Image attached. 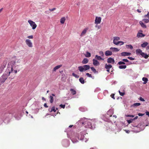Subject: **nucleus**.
<instances>
[{"label": "nucleus", "instance_id": "f257e3e1", "mask_svg": "<svg viewBox=\"0 0 149 149\" xmlns=\"http://www.w3.org/2000/svg\"><path fill=\"white\" fill-rule=\"evenodd\" d=\"M17 60L15 56H14L12 58L11 61L8 64V65L9 66L8 67V72H5L0 78V81L1 83H4L7 79L8 73V75H10L11 73H16L17 71H19L17 67L18 65L16 64V61Z\"/></svg>", "mask_w": 149, "mask_h": 149}, {"label": "nucleus", "instance_id": "f03ea898", "mask_svg": "<svg viewBox=\"0 0 149 149\" xmlns=\"http://www.w3.org/2000/svg\"><path fill=\"white\" fill-rule=\"evenodd\" d=\"M90 68V66L88 65H85L83 66H79L78 67L79 70L81 72H83L88 70Z\"/></svg>", "mask_w": 149, "mask_h": 149}, {"label": "nucleus", "instance_id": "7ed1b4c3", "mask_svg": "<svg viewBox=\"0 0 149 149\" xmlns=\"http://www.w3.org/2000/svg\"><path fill=\"white\" fill-rule=\"evenodd\" d=\"M28 22L30 26L32 27L33 29H34L36 28L37 26L34 22L31 20H29L28 21Z\"/></svg>", "mask_w": 149, "mask_h": 149}, {"label": "nucleus", "instance_id": "20e7f679", "mask_svg": "<svg viewBox=\"0 0 149 149\" xmlns=\"http://www.w3.org/2000/svg\"><path fill=\"white\" fill-rule=\"evenodd\" d=\"M25 43L26 45L30 47H33V44L31 40L29 39H27L26 40Z\"/></svg>", "mask_w": 149, "mask_h": 149}, {"label": "nucleus", "instance_id": "39448f33", "mask_svg": "<svg viewBox=\"0 0 149 149\" xmlns=\"http://www.w3.org/2000/svg\"><path fill=\"white\" fill-rule=\"evenodd\" d=\"M113 38V43L116 45H118V41L120 40V38L118 37H115Z\"/></svg>", "mask_w": 149, "mask_h": 149}, {"label": "nucleus", "instance_id": "423d86ee", "mask_svg": "<svg viewBox=\"0 0 149 149\" xmlns=\"http://www.w3.org/2000/svg\"><path fill=\"white\" fill-rule=\"evenodd\" d=\"M101 20V18L100 17H96L95 20V23L98 24L100 23Z\"/></svg>", "mask_w": 149, "mask_h": 149}, {"label": "nucleus", "instance_id": "0eeeda50", "mask_svg": "<svg viewBox=\"0 0 149 149\" xmlns=\"http://www.w3.org/2000/svg\"><path fill=\"white\" fill-rule=\"evenodd\" d=\"M82 124L84 125H86V124H87L88 125V127L89 128H91L92 127L91 123L90 121L87 120L85 121L84 123H83Z\"/></svg>", "mask_w": 149, "mask_h": 149}, {"label": "nucleus", "instance_id": "6e6552de", "mask_svg": "<svg viewBox=\"0 0 149 149\" xmlns=\"http://www.w3.org/2000/svg\"><path fill=\"white\" fill-rule=\"evenodd\" d=\"M107 62L109 63L113 64L115 63V61L113 58L110 57L107 59Z\"/></svg>", "mask_w": 149, "mask_h": 149}, {"label": "nucleus", "instance_id": "1a4fd4ad", "mask_svg": "<svg viewBox=\"0 0 149 149\" xmlns=\"http://www.w3.org/2000/svg\"><path fill=\"white\" fill-rule=\"evenodd\" d=\"M131 53L130 52H123L121 53V55L122 56H130Z\"/></svg>", "mask_w": 149, "mask_h": 149}, {"label": "nucleus", "instance_id": "9d476101", "mask_svg": "<svg viewBox=\"0 0 149 149\" xmlns=\"http://www.w3.org/2000/svg\"><path fill=\"white\" fill-rule=\"evenodd\" d=\"M93 64L95 66H97L100 65L99 62L97 60L95 59L93 60Z\"/></svg>", "mask_w": 149, "mask_h": 149}, {"label": "nucleus", "instance_id": "9b49d317", "mask_svg": "<svg viewBox=\"0 0 149 149\" xmlns=\"http://www.w3.org/2000/svg\"><path fill=\"white\" fill-rule=\"evenodd\" d=\"M88 29V28H86L85 29L82 31L81 33L80 36L82 37L86 33L87 30Z\"/></svg>", "mask_w": 149, "mask_h": 149}, {"label": "nucleus", "instance_id": "f8f14e48", "mask_svg": "<svg viewBox=\"0 0 149 149\" xmlns=\"http://www.w3.org/2000/svg\"><path fill=\"white\" fill-rule=\"evenodd\" d=\"M112 54V52L111 51L107 50L105 52V55L106 56H110Z\"/></svg>", "mask_w": 149, "mask_h": 149}, {"label": "nucleus", "instance_id": "ddd939ff", "mask_svg": "<svg viewBox=\"0 0 149 149\" xmlns=\"http://www.w3.org/2000/svg\"><path fill=\"white\" fill-rule=\"evenodd\" d=\"M110 49L113 52H118L119 51V49L115 47H111L110 48Z\"/></svg>", "mask_w": 149, "mask_h": 149}, {"label": "nucleus", "instance_id": "4468645a", "mask_svg": "<svg viewBox=\"0 0 149 149\" xmlns=\"http://www.w3.org/2000/svg\"><path fill=\"white\" fill-rule=\"evenodd\" d=\"M142 53H143V52H142V50L140 49H137L136 50V53L137 55L140 54L141 55V54H142Z\"/></svg>", "mask_w": 149, "mask_h": 149}, {"label": "nucleus", "instance_id": "2eb2a0df", "mask_svg": "<svg viewBox=\"0 0 149 149\" xmlns=\"http://www.w3.org/2000/svg\"><path fill=\"white\" fill-rule=\"evenodd\" d=\"M80 110L82 112H85L87 110L86 107H81L79 108Z\"/></svg>", "mask_w": 149, "mask_h": 149}, {"label": "nucleus", "instance_id": "dca6fc26", "mask_svg": "<svg viewBox=\"0 0 149 149\" xmlns=\"http://www.w3.org/2000/svg\"><path fill=\"white\" fill-rule=\"evenodd\" d=\"M61 65H57L55 66L53 69V71H55L56 70L58 69L62 66Z\"/></svg>", "mask_w": 149, "mask_h": 149}, {"label": "nucleus", "instance_id": "f3484780", "mask_svg": "<svg viewBox=\"0 0 149 149\" xmlns=\"http://www.w3.org/2000/svg\"><path fill=\"white\" fill-rule=\"evenodd\" d=\"M112 67V66L110 64L107 65V64H106L105 65V68L107 69H110Z\"/></svg>", "mask_w": 149, "mask_h": 149}, {"label": "nucleus", "instance_id": "a211bd4d", "mask_svg": "<svg viewBox=\"0 0 149 149\" xmlns=\"http://www.w3.org/2000/svg\"><path fill=\"white\" fill-rule=\"evenodd\" d=\"M48 110L50 112H52V111H53L54 112H55L56 111V110L55 109V107L54 106L51 109H49Z\"/></svg>", "mask_w": 149, "mask_h": 149}, {"label": "nucleus", "instance_id": "6ab92c4d", "mask_svg": "<svg viewBox=\"0 0 149 149\" xmlns=\"http://www.w3.org/2000/svg\"><path fill=\"white\" fill-rule=\"evenodd\" d=\"M88 62V60L87 58H84L83 60L82 63L83 64L87 63Z\"/></svg>", "mask_w": 149, "mask_h": 149}, {"label": "nucleus", "instance_id": "aec40b11", "mask_svg": "<svg viewBox=\"0 0 149 149\" xmlns=\"http://www.w3.org/2000/svg\"><path fill=\"white\" fill-rule=\"evenodd\" d=\"M95 58L99 60H103L104 59L102 58L100 56H99L97 55H96L95 56Z\"/></svg>", "mask_w": 149, "mask_h": 149}, {"label": "nucleus", "instance_id": "412c9836", "mask_svg": "<svg viewBox=\"0 0 149 149\" xmlns=\"http://www.w3.org/2000/svg\"><path fill=\"white\" fill-rule=\"evenodd\" d=\"M141 56L143 57H144L145 58H147L148 57H149L148 55L147 54H145L143 52L141 54Z\"/></svg>", "mask_w": 149, "mask_h": 149}, {"label": "nucleus", "instance_id": "4be33fe9", "mask_svg": "<svg viewBox=\"0 0 149 149\" xmlns=\"http://www.w3.org/2000/svg\"><path fill=\"white\" fill-rule=\"evenodd\" d=\"M145 35L141 33H138L137 34V36L139 38L140 37H143Z\"/></svg>", "mask_w": 149, "mask_h": 149}, {"label": "nucleus", "instance_id": "5701e85b", "mask_svg": "<svg viewBox=\"0 0 149 149\" xmlns=\"http://www.w3.org/2000/svg\"><path fill=\"white\" fill-rule=\"evenodd\" d=\"M139 24L141 25V26L143 28H146V26L145 24L142 21H140Z\"/></svg>", "mask_w": 149, "mask_h": 149}, {"label": "nucleus", "instance_id": "b1692460", "mask_svg": "<svg viewBox=\"0 0 149 149\" xmlns=\"http://www.w3.org/2000/svg\"><path fill=\"white\" fill-rule=\"evenodd\" d=\"M65 20V17H63L61 18L60 19V22L62 24H63Z\"/></svg>", "mask_w": 149, "mask_h": 149}, {"label": "nucleus", "instance_id": "393cba45", "mask_svg": "<svg viewBox=\"0 0 149 149\" xmlns=\"http://www.w3.org/2000/svg\"><path fill=\"white\" fill-rule=\"evenodd\" d=\"M142 80L144 81L143 84H146L147 83L148 80L147 78L144 77L142 78Z\"/></svg>", "mask_w": 149, "mask_h": 149}, {"label": "nucleus", "instance_id": "a878e982", "mask_svg": "<svg viewBox=\"0 0 149 149\" xmlns=\"http://www.w3.org/2000/svg\"><path fill=\"white\" fill-rule=\"evenodd\" d=\"M141 105V103H135L132 105V107H135L139 106Z\"/></svg>", "mask_w": 149, "mask_h": 149}, {"label": "nucleus", "instance_id": "bb28decb", "mask_svg": "<svg viewBox=\"0 0 149 149\" xmlns=\"http://www.w3.org/2000/svg\"><path fill=\"white\" fill-rule=\"evenodd\" d=\"M70 91L71 92V93L73 95H74L76 93V91L73 89H72V88L70 90Z\"/></svg>", "mask_w": 149, "mask_h": 149}, {"label": "nucleus", "instance_id": "cd10ccee", "mask_svg": "<svg viewBox=\"0 0 149 149\" xmlns=\"http://www.w3.org/2000/svg\"><path fill=\"white\" fill-rule=\"evenodd\" d=\"M79 81L82 84H84L85 83L83 77L80 78L79 79Z\"/></svg>", "mask_w": 149, "mask_h": 149}, {"label": "nucleus", "instance_id": "c85d7f7f", "mask_svg": "<svg viewBox=\"0 0 149 149\" xmlns=\"http://www.w3.org/2000/svg\"><path fill=\"white\" fill-rule=\"evenodd\" d=\"M6 66H5L4 65H1V66L0 67V73L1 72L3 69Z\"/></svg>", "mask_w": 149, "mask_h": 149}, {"label": "nucleus", "instance_id": "c756f323", "mask_svg": "<svg viewBox=\"0 0 149 149\" xmlns=\"http://www.w3.org/2000/svg\"><path fill=\"white\" fill-rule=\"evenodd\" d=\"M148 44V43L147 42H145L141 45V46L143 47H145L146 46H147V45Z\"/></svg>", "mask_w": 149, "mask_h": 149}, {"label": "nucleus", "instance_id": "7c9ffc66", "mask_svg": "<svg viewBox=\"0 0 149 149\" xmlns=\"http://www.w3.org/2000/svg\"><path fill=\"white\" fill-rule=\"evenodd\" d=\"M127 66L126 65H120L119 66V68L120 69H125L126 68Z\"/></svg>", "mask_w": 149, "mask_h": 149}, {"label": "nucleus", "instance_id": "2f4dec72", "mask_svg": "<svg viewBox=\"0 0 149 149\" xmlns=\"http://www.w3.org/2000/svg\"><path fill=\"white\" fill-rule=\"evenodd\" d=\"M85 56L87 57H89L91 56V53L88 52H87Z\"/></svg>", "mask_w": 149, "mask_h": 149}, {"label": "nucleus", "instance_id": "473e14b6", "mask_svg": "<svg viewBox=\"0 0 149 149\" xmlns=\"http://www.w3.org/2000/svg\"><path fill=\"white\" fill-rule=\"evenodd\" d=\"M49 98L50 99V102L51 103H52L54 101V98L53 96H49Z\"/></svg>", "mask_w": 149, "mask_h": 149}, {"label": "nucleus", "instance_id": "72a5a7b5", "mask_svg": "<svg viewBox=\"0 0 149 149\" xmlns=\"http://www.w3.org/2000/svg\"><path fill=\"white\" fill-rule=\"evenodd\" d=\"M91 70L93 71V72L95 73H96L97 72V71L93 67H91Z\"/></svg>", "mask_w": 149, "mask_h": 149}, {"label": "nucleus", "instance_id": "f704fd0d", "mask_svg": "<svg viewBox=\"0 0 149 149\" xmlns=\"http://www.w3.org/2000/svg\"><path fill=\"white\" fill-rule=\"evenodd\" d=\"M143 21L145 23H148L149 22V19H143Z\"/></svg>", "mask_w": 149, "mask_h": 149}, {"label": "nucleus", "instance_id": "c9c22d12", "mask_svg": "<svg viewBox=\"0 0 149 149\" xmlns=\"http://www.w3.org/2000/svg\"><path fill=\"white\" fill-rule=\"evenodd\" d=\"M72 75L74 77H75L76 78H78L79 77V76L74 74V73H73L72 74Z\"/></svg>", "mask_w": 149, "mask_h": 149}, {"label": "nucleus", "instance_id": "e433bc0d", "mask_svg": "<svg viewBox=\"0 0 149 149\" xmlns=\"http://www.w3.org/2000/svg\"><path fill=\"white\" fill-rule=\"evenodd\" d=\"M118 64L119 65H121L122 64H125V63L123 61H119L118 63Z\"/></svg>", "mask_w": 149, "mask_h": 149}, {"label": "nucleus", "instance_id": "4c0bfd02", "mask_svg": "<svg viewBox=\"0 0 149 149\" xmlns=\"http://www.w3.org/2000/svg\"><path fill=\"white\" fill-rule=\"evenodd\" d=\"M86 75H87L88 77H89L92 78V77L91 75V74H90L88 73H87L86 74Z\"/></svg>", "mask_w": 149, "mask_h": 149}, {"label": "nucleus", "instance_id": "58836bf2", "mask_svg": "<svg viewBox=\"0 0 149 149\" xmlns=\"http://www.w3.org/2000/svg\"><path fill=\"white\" fill-rule=\"evenodd\" d=\"M133 120V119H131L129 120H127V123L129 124H130L131 123H132Z\"/></svg>", "mask_w": 149, "mask_h": 149}, {"label": "nucleus", "instance_id": "ea45409f", "mask_svg": "<svg viewBox=\"0 0 149 149\" xmlns=\"http://www.w3.org/2000/svg\"><path fill=\"white\" fill-rule=\"evenodd\" d=\"M7 61L5 60L3 62V63L1 65H4L5 66H6L7 64Z\"/></svg>", "mask_w": 149, "mask_h": 149}, {"label": "nucleus", "instance_id": "a19ab883", "mask_svg": "<svg viewBox=\"0 0 149 149\" xmlns=\"http://www.w3.org/2000/svg\"><path fill=\"white\" fill-rule=\"evenodd\" d=\"M119 93L121 96H123L125 95V93L121 92L120 91H119Z\"/></svg>", "mask_w": 149, "mask_h": 149}, {"label": "nucleus", "instance_id": "79ce46f5", "mask_svg": "<svg viewBox=\"0 0 149 149\" xmlns=\"http://www.w3.org/2000/svg\"><path fill=\"white\" fill-rule=\"evenodd\" d=\"M71 140L72 142L74 143L77 142H78V140H74L73 139H71Z\"/></svg>", "mask_w": 149, "mask_h": 149}, {"label": "nucleus", "instance_id": "37998d69", "mask_svg": "<svg viewBox=\"0 0 149 149\" xmlns=\"http://www.w3.org/2000/svg\"><path fill=\"white\" fill-rule=\"evenodd\" d=\"M127 46H128V47L130 48V49H133V46L131 45H127Z\"/></svg>", "mask_w": 149, "mask_h": 149}, {"label": "nucleus", "instance_id": "c03bdc74", "mask_svg": "<svg viewBox=\"0 0 149 149\" xmlns=\"http://www.w3.org/2000/svg\"><path fill=\"white\" fill-rule=\"evenodd\" d=\"M27 38L29 39H33V35H31L27 37Z\"/></svg>", "mask_w": 149, "mask_h": 149}, {"label": "nucleus", "instance_id": "a18cd8bd", "mask_svg": "<svg viewBox=\"0 0 149 149\" xmlns=\"http://www.w3.org/2000/svg\"><path fill=\"white\" fill-rule=\"evenodd\" d=\"M60 107L63 109H64L65 107V104L63 105L62 104H61L60 105Z\"/></svg>", "mask_w": 149, "mask_h": 149}, {"label": "nucleus", "instance_id": "49530a36", "mask_svg": "<svg viewBox=\"0 0 149 149\" xmlns=\"http://www.w3.org/2000/svg\"><path fill=\"white\" fill-rule=\"evenodd\" d=\"M139 99L141 101L144 102L145 101V100L141 97H140Z\"/></svg>", "mask_w": 149, "mask_h": 149}, {"label": "nucleus", "instance_id": "de8ad7c7", "mask_svg": "<svg viewBox=\"0 0 149 149\" xmlns=\"http://www.w3.org/2000/svg\"><path fill=\"white\" fill-rule=\"evenodd\" d=\"M100 54L102 56H103L104 55V54L103 52L100 51L99 52Z\"/></svg>", "mask_w": 149, "mask_h": 149}, {"label": "nucleus", "instance_id": "09e8293b", "mask_svg": "<svg viewBox=\"0 0 149 149\" xmlns=\"http://www.w3.org/2000/svg\"><path fill=\"white\" fill-rule=\"evenodd\" d=\"M122 60L124 62H129V61L127 59H122Z\"/></svg>", "mask_w": 149, "mask_h": 149}, {"label": "nucleus", "instance_id": "8fccbe9b", "mask_svg": "<svg viewBox=\"0 0 149 149\" xmlns=\"http://www.w3.org/2000/svg\"><path fill=\"white\" fill-rule=\"evenodd\" d=\"M128 58L131 60H134V58L131 57H128Z\"/></svg>", "mask_w": 149, "mask_h": 149}, {"label": "nucleus", "instance_id": "3c124183", "mask_svg": "<svg viewBox=\"0 0 149 149\" xmlns=\"http://www.w3.org/2000/svg\"><path fill=\"white\" fill-rule=\"evenodd\" d=\"M119 45L120 44V45H122L124 44V42L123 41H118Z\"/></svg>", "mask_w": 149, "mask_h": 149}, {"label": "nucleus", "instance_id": "603ef678", "mask_svg": "<svg viewBox=\"0 0 149 149\" xmlns=\"http://www.w3.org/2000/svg\"><path fill=\"white\" fill-rule=\"evenodd\" d=\"M115 95V94H111V97L112 98H113V99H115V98L114 97V96Z\"/></svg>", "mask_w": 149, "mask_h": 149}, {"label": "nucleus", "instance_id": "864d4df0", "mask_svg": "<svg viewBox=\"0 0 149 149\" xmlns=\"http://www.w3.org/2000/svg\"><path fill=\"white\" fill-rule=\"evenodd\" d=\"M145 17H147L149 19V12H148L147 14L146 15L144 16Z\"/></svg>", "mask_w": 149, "mask_h": 149}, {"label": "nucleus", "instance_id": "5fc2aeb1", "mask_svg": "<svg viewBox=\"0 0 149 149\" xmlns=\"http://www.w3.org/2000/svg\"><path fill=\"white\" fill-rule=\"evenodd\" d=\"M126 116L127 117H134V116L132 115H126Z\"/></svg>", "mask_w": 149, "mask_h": 149}, {"label": "nucleus", "instance_id": "6e6d98bb", "mask_svg": "<svg viewBox=\"0 0 149 149\" xmlns=\"http://www.w3.org/2000/svg\"><path fill=\"white\" fill-rule=\"evenodd\" d=\"M56 9V8H54L52 9H49V10L50 11H53L54 10H55Z\"/></svg>", "mask_w": 149, "mask_h": 149}, {"label": "nucleus", "instance_id": "4d7b16f0", "mask_svg": "<svg viewBox=\"0 0 149 149\" xmlns=\"http://www.w3.org/2000/svg\"><path fill=\"white\" fill-rule=\"evenodd\" d=\"M44 106L46 108L48 107V106H47L46 103H45L44 105Z\"/></svg>", "mask_w": 149, "mask_h": 149}, {"label": "nucleus", "instance_id": "13d9d810", "mask_svg": "<svg viewBox=\"0 0 149 149\" xmlns=\"http://www.w3.org/2000/svg\"><path fill=\"white\" fill-rule=\"evenodd\" d=\"M143 114H142V113H139L138 114V115L139 116H143Z\"/></svg>", "mask_w": 149, "mask_h": 149}, {"label": "nucleus", "instance_id": "bf43d9fd", "mask_svg": "<svg viewBox=\"0 0 149 149\" xmlns=\"http://www.w3.org/2000/svg\"><path fill=\"white\" fill-rule=\"evenodd\" d=\"M138 116H136L133 119V120L136 119L138 118Z\"/></svg>", "mask_w": 149, "mask_h": 149}, {"label": "nucleus", "instance_id": "052dcab7", "mask_svg": "<svg viewBox=\"0 0 149 149\" xmlns=\"http://www.w3.org/2000/svg\"><path fill=\"white\" fill-rule=\"evenodd\" d=\"M137 11L139 13H140L141 12V11H140V10L139 9H138L137 10Z\"/></svg>", "mask_w": 149, "mask_h": 149}, {"label": "nucleus", "instance_id": "680f3d73", "mask_svg": "<svg viewBox=\"0 0 149 149\" xmlns=\"http://www.w3.org/2000/svg\"><path fill=\"white\" fill-rule=\"evenodd\" d=\"M146 114L149 116V112H146Z\"/></svg>", "mask_w": 149, "mask_h": 149}, {"label": "nucleus", "instance_id": "e2e57ef3", "mask_svg": "<svg viewBox=\"0 0 149 149\" xmlns=\"http://www.w3.org/2000/svg\"><path fill=\"white\" fill-rule=\"evenodd\" d=\"M146 49L147 50H148V49H149V46H148L147 47V48H146Z\"/></svg>", "mask_w": 149, "mask_h": 149}, {"label": "nucleus", "instance_id": "0e129e2a", "mask_svg": "<svg viewBox=\"0 0 149 149\" xmlns=\"http://www.w3.org/2000/svg\"><path fill=\"white\" fill-rule=\"evenodd\" d=\"M107 71L108 72H109V69H107Z\"/></svg>", "mask_w": 149, "mask_h": 149}, {"label": "nucleus", "instance_id": "69168bd1", "mask_svg": "<svg viewBox=\"0 0 149 149\" xmlns=\"http://www.w3.org/2000/svg\"><path fill=\"white\" fill-rule=\"evenodd\" d=\"M3 8H1V9H0V13L1 12V11L2 10Z\"/></svg>", "mask_w": 149, "mask_h": 149}, {"label": "nucleus", "instance_id": "338daca9", "mask_svg": "<svg viewBox=\"0 0 149 149\" xmlns=\"http://www.w3.org/2000/svg\"><path fill=\"white\" fill-rule=\"evenodd\" d=\"M79 4H80V3H79H79H77V5H79Z\"/></svg>", "mask_w": 149, "mask_h": 149}, {"label": "nucleus", "instance_id": "774afa93", "mask_svg": "<svg viewBox=\"0 0 149 149\" xmlns=\"http://www.w3.org/2000/svg\"><path fill=\"white\" fill-rule=\"evenodd\" d=\"M90 149H97L95 148H91Z\"/></svg>", "mask_w": 149, "mask_h": 149}]
</instances>
